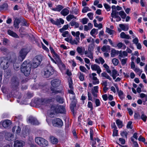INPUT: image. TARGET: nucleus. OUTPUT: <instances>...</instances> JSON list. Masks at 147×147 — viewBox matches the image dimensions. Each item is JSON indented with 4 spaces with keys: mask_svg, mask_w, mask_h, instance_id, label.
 Segmentation results:
<instances>
[{
    "mask_svg": "<svg viewBox=\"0 0 147 147\" xmlns=\"http://www.w3.org/2000/svg\"><path fill=\"white\" fill-rule=\"evenodd\" d=\"M69 12V10L68 9L64 8L61 11L60 13L63 16H65L67 15Z\"/></svg>",
    "mask_w": 147,
    "mask_h": 147,
    "instance_id": "nucleus-28",
    "label": "nucleus"
},
{
    "mask_svg": "<svg viewBox=\"0 0 147 147\" xmlns=\"http://www.w3.org/2000/svg\"><path fill=\"white\" fill-rule=\"evenodd\" d=\"M119 58L121 59V58H124L125 56H127V52L124 51L122 52V51H119Z\"/></svg>",
    "mask_w": 147,
    "mask_h": 147,
    "instance_id": "nucleus-22",
    "label": "nucleus"
},
{
    "mask_svg": "<svg viewBox=\"0 0 147 147\" xmlns=\"http://www.w3.org/2000/svg\"><path fill=\"white\" fill-rule=\"evenodd\" d=\"M119 15V12L117 11L116 10H112V13L111 14V16L112 18H117L118 17H119L118 16Z\"/></svg>",
    "mask_w": 147,
    "mask_h": 147,
    "instance_id": "nucleus-24",
    "label": "nucleus"
},
{
    "mask_svg": "<svg viewBox=\"0 0 147 147\" xmlns=\"http://www.w3.org/2000/svg\"><path fill=\"white\" fill-rule=\"evenodd\" d=\"M52 123L53 126L57 127L61 126L63 124L61 120L59 118H55L53 119Z\"/></svg>",
    "mask_w": 147,
    "mask_h": 147,
    "instance_id": "nucleus-9",
    "label": "nucleus"
},
{
    "mask_svg": "<svg viewBox=\"0 0 147 147\" xmlns=\"http://www.w3.org/2000/svg\"><path fill=\"white\" fill-rule=\"evenodd\" d=\"M7 33L9 35L15 38H18V36L14 32L9 30L7 31Z\"/></svg>",
    "mask_w": 147,
    "mask_h": 147,
    "instance_id": "nucleus-25",
    "label": "nucleus"
},
{
    "mask_svg": "<svg viewBox=\"0 0 147 147\" xmlns=\"http://www.w3.org/2000/svg\"><path fill=\"white\" fill-rule=\"evenodd\" d=\"M142 115L140 117V119H142L144 121L146 122L147 118V116L144 114L143 112H141Z\"/></svg>",
    "mask_w": 147,
    "mask_h": 147,
    "instance_id": "nucleus-40",
    "label": "nucleus"
},
{
    "mask_svg": "<svg viewBox=\"0 0 147 147\" xmlns=\"http://www.w3.org/2000/svg\"><path fill=\"white\" fill-rule=\"evenodd\" d=\"M92 140V147H96V146L95 145H96V141L98 143L97 146L98 147H99V146L100 144L99 142L100 141V140L98 138H94V140L93 138V140Z\"/></svg>",
    "mask_w": 147,
    "mask_h": 147,
    "instance_id": "nucleus-26",
    "label": "nucleus"
},
{
    "mask_svg": "<svg viewBox=\"0 0 147 147\" xmlns=\"http://www.w3.org/2000/svg\"><path fill=\"white\" fill-rule=\"evenodd\" d=\"M24 143V142L23 141H19L17 140L15 141L14 146V147H22Z\"/></svg>",
    "mask_w": 147,
    "mask_h": 147,
    "instance_id": "nucleus-17",
    "label": "nucleus"
},
{
    "mask_svg": "<svg viewBox=\"0 0 147 147\" xmlns=\"http://www.w3.org/2000/svg\"><path fill=\"white\" fill-rule=\"evenodd\" d=\"M54 73L53 67L49 65L47 66L42 71V74L46 78H48Z\"/></svg>",
    "mask_w": 147,
    "mask_h": 147,
    "instance_id": "nucleus-2",
    "label": "nucleus"
},
{
    "mask_svg": "<svg viewBox=\"0 0 147 147\" xmlns=\"http://www.w3.org/2000/svg\"><path fill=\"white\" fill-rule=\"evenodd\" d=\"M138 140L139 141H142L143 142H144L146 141L145 139L142 137L141 136H139L138 138Z\"/></svg>",
    "mask_w": 147,
    "mask_h": 147,
    "instance_id": "nucleus-64",
    "label": "nucleus"
},
{
    "mask_svg": "<svg viewBox=\"0 0 147 147\" xmlns=\"http://www.w3.org/2000/svg\"><path fill=\"white\" fill-rule=\"evenodd\" d=\"M112 75L118 76L119 75V74L117 73V71L115 69H113L112 71Z\"/></svg>",
    "mask_w": 147,
    "mask_h": 147,
    "instance_id": "nucleus-58",
    "label": "nucleus"
},
{
    "mask_svg": "<svg viewBox=\"0 0 147 147\" xmlns=\"http://www.w3.org/2000/svg\"><path fill=\"white\" fill-rule=\"evenodd\" d=\"M73 18L76 19V17L73 15H69L66 17V19L68 21H70Z\"/></svg>",
    "mask_w": 147,
    "mask_h": 147,
    "instance_id": "nucleus-43",
    "label": "nucleus"
},
{
    "mask_svg": "<svg viewBox=\"0 0 147 147\" xmlns=\"http://www.w3.org/2000/svg\"><path fill=\"white\" fill-rule=\"evenodd\" d=\"M70 24L72 26H75V28H78L79 26V24L75 21H72L70 23Z\"/></svg>",
    "mask_w": 147,
    "mask_h": 147,
    "instance_id": "nucleus-36",
    "label": "nucleus"
},
{
    "mask_svg": "<svg viewBox=\"0 0 147 147\" xmlns=\"http://www.w3.org/2000/svg\"><path fill=\"white\" fill-rule=\"evenodd\" d=\"M50 140L51 142L53 144H57L58 142L57 139L53 136L51 137Z\"/></svg>",
    "mask_w": 147,
    "mask_h": 147,
    "instance_id": "nucleus-34",
    "label": "nucleus"
},
{
    "mask_svg": "<svg viewBox=\"0 0 147 147\" xmlns=\"http://www.w3.org/2000/svg\"><path fill=\"white\" fill-rule=\"evenodd\" d=\"M61 82V80L58 79L53 80L51 82L52 86L54 88L57 87L59 86L60 85Z\"/></svg>",
    "mask_w": 147,
    "mask_h": 147,
    "instance_id": "nucleus-13",
    "label": "nucleus"
},
{
    "mask_svg": "<svg viewBox=\"0 0 147 147\" xmlns=\"http://www.w3.org/2000/svg\"><path fill=\"white\" fill-rule=\"evenodd\" d=\"M56 100L57 102L61 103H63L64 102L63 99L60 96H57L56 97Z\"/></svg>",
    "mask_w": 147,
    "mask_h": 147,
    "instance_id": "nucleus-42",
    "label": "nucleus"
},
{
    "mask_svg": "<svg viewBox=\"0 0 147 147\" xmlns=\"http://www.w3.org/2000/svg\"><path fill=\"white\" fill-rule=\"evenodd\" d=\"M78 77L80 80L81 81H83L84 80V76L83 74L81 72H80L78 74Z\"/></svg>",
    "mask_w": 147,
    "mask_h": 147,
    "instance_id": "nucleus-39",
    "label": "nucleus"
},
{
    "mask_svg": "<svg viewBox=\"0 0 147 147\" xmlns=\"http://www.w3.org/2000/svg\"><path fill=\"white\" fill-rule=\"evenodd\" d=\"M104 6L107 11H109L110 10L111 7L108 4L105 3L104 4Z\"/></svg>",
    "mask_w": 147,
    "mask_h": 147,
    "instance_id": "nucleus-60",
    "label": "nucleus"
},
{
    "mask_svg": "<svg viewBox=\"0 0 147 147\" xmlns=\"http://www.w3.org/2000/svg\"><path fill=\"white\" fill-rule=\"evenodd\" d=\"M84 54L86 55V56L89 58L93 59V52L88 51H86L84 52Z\"/></svg>",
    "mask_w": 147,
    "mask_h": 147,
    "instance_id": "nucleus-23",
    "label": "nucleus"
},
{
    "mask_svg": "<svg viewBox=\"0 0 147 147\" xmlns=\"http://www.w3.org/2000/svg\"><path fill=\"white\" fill-rule=\"evenodd\" d=\"M102 77L111 80H112L110 77L106 72H103L101 74Z\"/></svg>",
    "mask_w": 147,
    "mask_h": 147,
    "instance_id": "nucleus-35",
    "label": "nucleus"
},
{
    "mask_svg": "<svg viewBox=\"0 0 147 147\" xmlns=\"http://www.w3.org/2000/svg\"><path fill=\"white\" fill-rule=\"evenodd\" d=\"M95 103L96 107H98L100 106V100L98 98H96L95 100Z\"/></svg>",
    "mask_w": 147,
    "mask_h": 147,
    "instance_id": "nucleus-55",
    "label": "nucleus"
},
{
    "mask_svg": "<svg viewBox=\"0 0 147 147\" xmlns=\"http://www.w3.org/2000/svg\"><path fill=\"white\" fill-rule=\"evenodd\" d=\"M76 50L78 53L80 55H82L83 54L82 47H78L77 49Z\"/></svg>",
    "mask_w": 147,
    "mask_h": 147,
    "instance_id": "nucleus-48",
    "label": "nucleus"
},
{
    "mask_svg": "<svg viewBox=\"0 0 147 147\" xmlns=\"http://www.w3.org/2000/svg\"><path fill=\"white\" fill-rule=\"evenodd\" d=\"M140 96L142 98H145V101L147 100V95L145 94L142 93L140 94Z\"/></svg>",
    "mask_w": 147,
    "mask_h": 147,
    "instance_id": "nucleus-63",
    "label": "nucleus"
},
{
    "mask_svg": "<svg viewBox=\"0 0 147 147\" xmlns=\"http://www.w3.org/2000/svg\"><path fill=\"white\" fill-rule=\"evenodd\" d=\"M92 80H93L92 83L94 84H96L99 83V80L96 77H92Z\"/></svg>",
    "mask_w": 147,
    "mask_h": 147,
    "instance_id": "nucleus-44",
    "label": "nucleus"
},
{
    "mask_svg": "<svg viewBox=\"0 0 147 147\" xmlns=\"http://www.w3.org/2000/svg\"><path fill=\"white\" fill-rule=\"evenodd\" d=\"M80 69L82 72H86L87 70L86 68L84 66L81 65L80 66Z\"/></svg>",
    "mask_w": 147,
    "mask_h": 147,
    "instance_id": "nucleus-54",
    "label": "nucleus"
},
{
    "mask_svg": "<svg viewBox=\"0 0 147 147\" xmlns=\"http://www.w3.org/2000/svg\"><path fill=\"white\" fill-rule=\"evenodd\" d=\"M5 137L6 140L10 141L14 138V135L11 133H8L6 134Z\"/></svg>",
    "mask_w": 147,
    "mask_h": 147,
    "instance_id": "nucleus-21",
    "label": "nucleus"
},
{
    "mask_svg": "<svg viewBox=\"0 0 147 147\" xmlns=\"http://www.w3.org/2000/svg\"><path fill=\"white\" fill-rule=\"evenodd\" d=\"M58 107V105H52L51 107V111H52L53 113H56V110L57 109Z\"/></svg>",
    "mask_w": 147,
    "mask_h": 147,
    "instance_id": "nucleus-41",
    "label": "nucleus"
},
{
    "mask_svg": "<svg viewBox=\"0 0 147 147\" xmlns=\"http://www.w3.org/2000/svg\"><path fill=\"white\" fill-rule=\"evenodd\" d=\"M120 27L123 30L127 31L129 29V27L127 25H125L123 24H119Z\"/></svg>",
    "mask_w": 147,
    "mask_h": 147,
    "instance_id": "nucleus-33",
    "label": "nucleus"
},
{
    "mask_svg": "<svg viewBox=\"0 0 147 147\" xmlns=\"http://www.w3.org/2000/svg\"><path fill=\"white\" fill-rule=\"evenodd\" d=\"M135 119H140V116L138 113H135L134 115Z\"/></svg>",
    "mask_w": 147,
    "mask_h": 147,
    "instance_id": "nucleus-62",
    "label": "nucleus"
},
{
    "mask_svg": "<svg viewBox=\"0 0 147 147\" xmlns=\"http://www.w3.org/2000/svg\"><path fill=\"white\" fill-rule=\"evenodd\" d=\"M9 65V61L7 58L2 57L0 58V65L4 69H7Z\"/></svg>",
    "mask_w": 147,
    "mask_h": 147,
    "instance_id": "nucleus-5",
    "label": "nucleus"
},
{
    "mask_svg": "<svg viewBox=\"0 0 147 147\" xmlns=\"http://www.w3.org/2000/svg\"><path fill=\"white\" fill-rule=\"evenodd\" d=\"M93 131L92 128H90V137L91 140H93Z\"/></svg>",
    "mask_w": 147,
    "mask_h": 147,
    "instance_id": "nucleus-51",
    "label": "nucleus"
},
{
    "mask_svg": "<svg viewBox=\"0 0 147 147\" xmlns=\"http://www.w3.org/2000/svg\"><path fill=\"white\" fill-rule=\"evenodd\" d=\"M8 7V5L7 3H4L1 5H0V9H6Z\"/></svg>",
    "mask_w": 147,
    "mask_h": 147,
    "instance_id": "nucleus-53",
    "label": "nucleus"
},
{
    "mask_svg": "<svg viewBox=\"0 0 147 147\" xmlns=\"http://www.w3.org/2000/svg\"><path fill=\"white\" fill-rule=\"evenodd\" d=\"M21 22V20L19 18H16L13 22V26L15 28H18L19 25Z\"/></svg>",
    "mask_w": 147,
    "mask_h": 147,
    "instance_id": "nucleus-20",
    "label": "nucleus"
},
{
    "mask_svg": "<svg viewBox=\"0 0 147 147\" xmlns=\"http://www.w3.org/2000/svg\"><path fill=\"white\" fill-rule=\"evenodd\" d=\"M119 51H116L115 49H112L111 53V57H115L116 55L119 54Z\"/></svg>",
    "mask_w": 147,
    "mask_h": 147,
    "instance_id": "nucleus-27",
    "label": "nucleus"
},
{
    "mask_svg": "<svg viewBox=\"0 0 147 147\" xmlns=\"http://www.w3.org/2000/svg\"><path fill=\"white\" fill-rule=\"evenodd\" d=\"M69 42L72 45H74V44L76 45H77L78 42L75 40H73L72 37L70 38L69 40Z\"/></svg>",
    "mask_w": 147,
    "mask_h": 147,
    "instance_id": "nucleus-47",
    "label": "nucleus"
},
{
    "mask_svg": "<svg viewBox=\"0 0 147 147\" xmlns=\"http://www.w3.org/2000/svg\"><path fill=\"white\" fill-rule=\"evenodd\" d=\"M88 108H90V111H92L93 110V106L92 102H88Z\"/></svg>",
    "mask_w": 147,
    "mask_h": 147,
    "instance_id": "nucleus-57",
    "label": "nucleus"
},
{
    "mask_svg": "<svg viewBox=\"0 0 147 147\" xmlns=\"http://www.w3.org/2000/svg\"><path fill=\"white\" fill-rule=\"evenodd\" d=\"M76 100L75 99H74L71 102L70 105V109L71 111L74 113V108L76 107Z\"/></svg>",
    "mask_w": 147,
    "mask_h": 147,
    "instance_id": "nucleus-19",
    "label": "nucleus"
},
{
    "mask_svg": "<svg viewBox=\"0 0 147 147\" xmlns=\"http://www.w3.org/2000/svg\"><path fill=\"white\" fill-rule=\"evenodd\" d=\"M11 121L10 120L8 119L2 121L0 123V124L1 125L4 127L5 128H7L9 126L11 125Z\"/></svg>",
    "mask_w": 147,
    "mask_h": 147,
    "instance_id": "nucleus-10",
    "label": "nucleus"
},
{
    "mask_svg": "<svg viewBox=\"0 0 147 147\" xmlns=\"http://www.w3.org/2000/svg\"><path fill=\"white\" fill-rule=\"evenodd\" d=\"M127 58L123 59H121V64L122 65H124L125 64L127 61Z\"/></svg>",
    "mask_w": 147,
    "mask_h": 147,
    "instance_id": "nucleus-59",
    "label": "nucleus"
},
{
    "mask_svg": "<svg viewBox=\"0 0 147 147\" xmlns=\"http://www.w3.org/2000/svg\"><path fill=\"white\" fill-rule=\"evenodd\" d=\"M19 80L18 78L14 77L11 79V86L13 90L16 89L19 85Z\"/></svg>",
    "mask_w": 147,
    "mask_h": 147,
    "instance_id": "nucleus-8",
    "label": "nucleus"
},
{
    "mask_svg": "<svg viewBox=\"0 0 147 147\" xmlns=\"http://www.w3.org/2000/svg\"><path fill=\"white\" fill-rule=\"evenodd\" d=\"M51 92L52 94H56L58 93H59L60 91L56 90V89L52 87L51 88Z\"/></svg>",
    "mask_w": 147,
    "mask_h": 147,
    "instance_id": "nucleus-45",
    "label": "nucleus"
},
{
    "mask_svg": "<svg viewBox=\"0 0 147 147\" xmlns=\"http://www.w3.org/2000/svg\"><path fill=\"white\" fill-rule=\"evenodd\" d=\"M116 122L119 128H121L122 127L123 123L119 119H118L116 120Z\"/></svg>",
    "mask_w": 147,
    "mask_h": 147,
    "instance_id": "nucleus-37",
    "label": "nucleus"
},
{
    "mask_svg": "<svg viewBox=\"0 0 147 147\" xmlns=\"http://www.w3.org/2000/svg\"><path fill=\"white\" fill-rule=\"evenodd\" d=\"M28 53L27 50L26 49H22L19 52L18 57V61H22L25 58Z\"/></svg>",
    "mask_w": 147,
    "mask_h": 147,
    "instance_id": "nucleus-6",
    "label": "nucleus"
},
{
    "mask_svg": "<svg viewBox=\"0 0 147 147\" xmlns=\"http://www.w3.org/2000/svg\"><path fill=\"white\" fill-rule=\"evenodd\" d=\"M101 50L104 52H107L110 50V47L108 45L103 46L101 48Z\"/></svg>",
    "mask_w": 147,
    "mask_h": 147,
    "instance_id": "nucleus-30",
    "label": "nucleus"
},
{
    "mask_svg": "<svg viewBox=\"0 0 147 147\" xmlns=\"http://www.w3.org/2000/svg\"><path fill=\"white\" fill-rule=\"evenodd\" d=\"M119 12V15L122 18L124 19L126 16V14L123 11H121Z\"/></svg>",
    "mask_w": 147,
    "mask_h": 147,
    "instance_id": "nucleus-38",
    "label": "nucleus"
},
{
    "mask_svg": "<svg viewBox=\"0 0 147 147\" xmlns=\"http://www.w3.org/2000/svg\"><path fill=\"white\" fill-rule=\"evenodd\" d=\"M90 9L88 7H85L83 9L82 12L83 13H85L89 11H90Z\"/></svg>",
    "mask_w": 147,
    "mask_h": 147,
    "instance_id": "nucleus-52",
    "label": "nucleus"
},
{
    "mask_svg": "<svg viewBox=\"0 0 147 147\" xmlns=\"http://www.w3.org/2000/svg\"><path fill=\"white\" fill-rule=\"evenodd\" d=\"M35 141L36 143L42 147H46L48 145V142L45 139L41 137H36L35 138Z\"/></svg>",
    "mask_w": 147,
    "mask_h": 147,
    "instance_id": "nucleus-4",
    "label": "nucleus"
},
{
    "mask_svg": "<svg viewBox=\"0 0 147 147\" xmlns=\"http://www.w3.org/2000/svg\"><path fill=\"white\" fill-rule=\"evenodd\" d=\"M91 68L93 71H97V73L99 75L101 72V70L99 66L96 64H92L91 65Z\"/></svg>",
    "mask_w": 147,
    "mask_h": 147,
    "instance_id": "nucleus-14",
    "label": "nucleus"
},
{
    "mask_svg": "<svg viewBox=\"0 0 147 147\" xmlns=\"http://www.w3.org/2000/svg\"><path fill=\"white\" fill-rule=\"evenodd\" d=\"M63 8V7L61 5H58L55 8L51 9L54 11H60Z\"/></svg>",
    "mask_w": 147,
    "mask_h": 147,
    "instance_id": "nucleus-31",
    "label": "nucleus"
},
{
    "mask_svg": "<svg viewBox=\"0 0 147 147\" xmlns=\"http://www.w3.org/2000/svg\"><path fill=\"white\" fill-rule=\"evenodd\" d=\"M18 61H17L16 58H14L13 60L12 61L13 63V65L14 69L16 70H18L19 69V65L18 63Z\"/></svg>",
    "mask_w": 147,
    "mask_h": 147,
    "instance_id": "nucleus-16",
    "label": "nucleus"
},
{
    "mask_svg": "<svg viewBox=\"0 0 147 147\" xmlns=\"http://www.w3.org/2000/svg\"><path fill=\"white\" fill-rule=\"evenodd\" d=\"M112 62L115 65H117L119 63V61L118 59L114 58L112 60Z\"/></svg>",
    "mask_w": 147,
    "mask_h": 147,
    "instance_id": "nucleus-50",
    "label": "nucleus"
},
{
    "mask_svg": "<svg viewBox=\"0 0 147 147\" xmlns=\"http://www.w3.org/2000/svg\"><path fill=\"white\" fill-rule=\"evenodd\" d=\"M32 67V63L29 61H25L21 65L20 70L25 76H27L30 73Z\"/></svg>",
    "mask_w": 147,
    "mask_h": 147,
    "instance_id": "nucleus-1",
    "label": "nucleus"
},
{
    "mask_svg": "<svg viewBox=\"0 0 147 147\" xmlns=\"http://www.w3.org/2000/svg\"><path fill=\"white\" fill-rule=\"evenodd\" d=\"M49 49L51 52L55 57V59L56 62L53 60V62L57 64L59 67H61L63 68H65V65L61 60L59 55L55 53L53 48L50 46Z\"/></svg>",
    "mask_w": 147,
    "mask_h": 147,
    "instance_id": "nucleus-3",
    "label": "nucleus"
},
{
    "mask_svg": "<svg viewBox=\"0 0 147 147\" xmlns=\"http://www.w3.org/2000/svg\"><path fill=\"white\" fill-rule=\"evenodd\" d=\"M120 37L122 38H125L127 39H131L130 36L128 34H126L123 32H122L120 34Z\"/></svg>",
    "mask_w": 147,
    "mask_h": 147,
    "instance_id": "nucleus-29",
    "label": "nucleus"
},
{
    "mask_svg": "<svg viewBox=\"0 0 147 147\" xmlns=\"http://www.w3.org/2000/svg\"><path fill=\"white\" fill-rule=\"evenodd\" d=\"M88 16L91 20H92L93 18V14L92 13H89L87 15Z\"/></svg>",
    "mask_w": 147,
    "mask_h": 147,
    "instance_id": "nucleus-61",
    "label": "nucleus"
},
{
    "mask_svg": "<svg viewBox=\"0 0 147 147\" xmlns=\"http://www.w3.org/2000/svg\"><path fill=\"white\" fill-rule=\"evenodd\" d=\"M106 32L110 35H112L115 32L114 30H111L108 28H106Z\"/></svg>",
    "mask_w": 147,
    "mask_h": 147,
    "instance_id": "nucleus-46",
    "label": "nucleus"
},
{
    "mask_svg": "<svg viewBox=\"0 0 147 147\" xmlns=\"http://www.w3.org/2000/svg\"><path fill=\"white\" fill-rule=\"evenodd\" d=\"M68 83L69 88L71 89V90H68V92L71 94L74 95L75 94L73 92L72 89H73V87L72 86V80L71 79H69L68 80Z\"/></svg>",
    "mask_w": 147,
    "mask_h": 147,
    "instance_id": "nucleus-18",
    "label": "nucleus"
},
{
    "mask_svg": "<svg viewBox=\"0 0 147 147\" xmlns=\"http://www.w3.org/2000/svg\"><path fill=\"white\" fill-rule=\"evenodd\" d=\"M50 21L53 24L57 26L60 25L61 23L62 24H63L64 23V20L61 18L57 19L56 21L52 19H50Z\"/></svg>",
    "mask_w": 147,
    "mask_h": 147,
    "instance_id": "nucleus-11",
    "label": "nucleus"
},
{
    "mask_svg": "<svg viewBox=\"0 0 147 147\" xmlns=\"http://www.w3.org/2000/svg\"><path fill=\"white\" fill-rule=\"evenodd\" d=\"M42 61V57L40 56H37L33 59L32 62V67L33 68H37L40 65Z\"/></svg>",
    "mask_w": 147,
    "mask_h": 147,
    "instance_id": "nucleus-7",
    "label": "nucleus"
},
{
    "mask_svg": "<svg viewBox=\"0 0 147 147\" xmlns=\"http://www.w3.org/2000/svg\"><path fill=\"white\" fill-rule=\"evenodd\" d=\"M28 122L33 125H38L39 123L37 119L32 117H30L28 118Z\"/></svg>",
    "mask_w": 147,
    "mask_h": 147,
    "instance_id": "nucleus-12",
    "label": "nucleus"
},
{
    "mask_svg": "<svg viewBox=\"0 0 147 147\" xmlns=\"http://www.w3.org/2000/svg\"><path fill=\"white\" fill-rule=\"evenodd\" d=\"M95 61L96 63L99 64L101 63L102 64L105 62L104 60L101 57H99L98 59H96L95 60Z\"/></svg>",
    "mask_w": 147,
    "mask_h": 147,
    "instance_id": "nucleus-32",
    "label": "nucleus"
},
{
    "mask_svg": "<svg viewBox=\"0 0 147 147\" xmlns=\"http://www.w3.org/2000/svg\"><path fill=\"white\" fill-rule=\"evenodd\" d=\"M94 46L93 45L90 44L89 45L88 48V51L93 52L94 50Z\"/></svg>",
    "mask_w": 147,
    "mask_h": 147,
    "instance_id": "nucleus-49",
    "label": "nucleus"
},
{
    "mask_svg": "<svg viewBox=\"0 0 147 147\" xmlns=\"http://www.w3.org/2000/svg\"><path fill=\"white\" fill-rule=\"evenodd\" d=\"M56 111V113H64L65 112L64 107L62 105H58Z\"/></svg>",
    "mask_w": 147,
    "mask_h": 147,
    "instance_id": "nucleus-15",
    "label": "nucleus"
},
{
    "mask_svg": "<svg viewBox=\"0 0 147 147\" xmlns=\"http://www.w3.org/2000/svg\"><path fill=\"white\" fill-rule=\"evenodd\" d=\"M89 21L88 19L86 18H85L82 19V23L83 24H86Z\"/></svg>",
    "mask_w": 147,
    "mask_h": 147,
    "instance_id": "nucleus-56",
    "label": "nucleus"
}]
</instances>
